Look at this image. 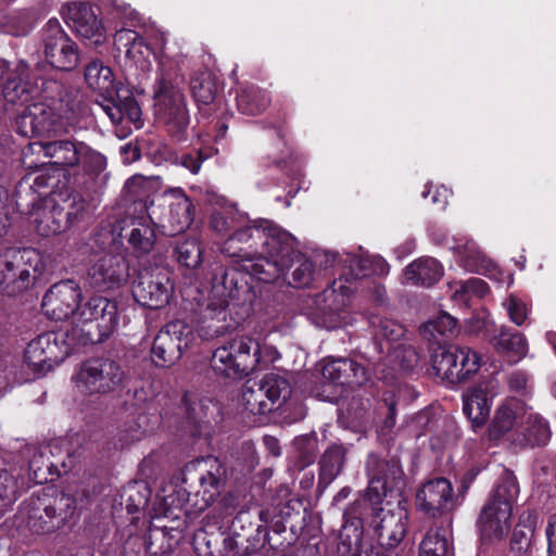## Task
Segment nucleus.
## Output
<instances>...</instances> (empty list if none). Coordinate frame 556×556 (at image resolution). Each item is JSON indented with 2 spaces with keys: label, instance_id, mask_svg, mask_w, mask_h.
<instances>
[{
  "label": "nucleus",
  "instance_id": "nucleus-1",
  "mask_svg": "<svg viewBox=\"0 0 556 556\" xmlns=\"http://www.w3.org/2000/svg\"><path fill=\"white\" fill-rule=\"evenodd\" d=\"M294 236L269 219L240 224L223 245V252L241 263L260 281L274 282L292 262Z\"/></svg>",
  "mask_w": 556,
  "mask_h": 556
},
{
  "label": "nucleus",
  "instance_id": "nucleus-2",
  "mask_svg": "<svg viewBox=\"0 0 556 556\" xmlns=\"http://www.w3.org/2000/svg\"><path fill=\"white\" fill-rule=\"evenodd\" d=\"M174 74L164 52L153 85L155 115L173 136H181L189 126L190 115L185 94L173 80Z\"/></svg>",
  "mask_w": 556,
  "mask_h": 556
},
{
  "label": "nucleus",
  "instance_id": "nucleus-3",
  "mask_svg": "<svg viewBox=\"0 0 556 556\" xmlns=\"http://www.w3.org/2000/svg\"><path fill=\"white\" fill-rule=\"evenodd\" d=\"M262 364V348L253 338L239 336L226 340L216 348L211 367L222 376L241 379Z\"/></svg>",
  "mask_w": 556,
  "mask_h": 556
},
{
  "label": "nucleus",
  "instance_id": "nucleus-4",
  "mask_svg": "<svg viewBox=\"0 0 556 556\" xmlns=\"http://www.w3.org/2000/svg\"><path fill=\"white\" fill-rule=\"evenodd\" d=\"M33 147L50 160L51 166H58V170L79 166L88 174L98 175L106 166V157L83 141L61 138L41 140Z\"/></svg>",
  "mask_w": 556,
  "mask_h": 556
},
{
  "label": "nucleus",
  "instance_id": "nucleus-5",
  "mask_svg": "<svg viewBox=\"0 0 556 556\" xmlns=\"http://www.w3.org/2000/svg\"><path fill=\"white\" fill-rule=\"evenodd\" d=\"M76 331L79 345L98 344L109 339L118 324L117 304L104 296H91L78 309Z\"/></svg>",
  "mask_w": 556,
  "mask_h": 556
},
{
  "label": "nucleus",
  "instance_id": "nucleus-6",
  "mask_svg": "<svg viewBox=\"0 0 556 556\" xmlns=\"http://www.w3.org/2000/svg\"><path fill=\"white\" fill-rule=\"evenodd\" d=\"M42 270V257L37 250L9 249L0 254V291L16 295L30 288Z\"/></svg>",
  "mask_w": 556,
  "mask_h": 556
},
{
  "label": "nucleus",
  "instance_id": "nucleus-7",
  "mask_svg": "<svg viewBox=\"0 0 556 556\" xmlns=\"http://www.w3.org/2000/svg\"><path fill=\"white\" fill-rule=\"evenodd\" d=\"M75 330H59L39 334L25 351V358L36 371L51 370L78 346Z\"/></svg>",
  "mask_w": 556,
  "mask_h": 556
},
{
  "label": "nucleus",
  "instance_id": "nucleus-8",
  "mask_svg": "<svg viewBox=\"0 0 556 556\" xmlns=\"http://www.w3.org/2000/svg\"><path fill=\"white\" fill-rule=\"evenodd\" d=\"M125 378L122 365L110 357H91L81 363L75 382L79 392L105 395L118 389Z\"/></svg>",
  "mask_w": 556,
  "mask_h": 556
},
{
  "label": "nucleus",
  "instance_id": "nucleus-9",
  "mask_svg": "<svg viewBox=\"0 0 556 556\" xmlns=\"http://www.w3.org/2000/svg\"><path fill=\"white\" fill-rule=\"evenodd\" d=\"M192 326L184 320H174L166 324L155 336L151 349L153 363L159 367H169L180 359L184 350L195 342Z\"/></svg>",
  "mask_w": 556,
  "mask_h": 556
},
{
  "label": "nucleus",
  "instance_id": "nucleus-10",
  "mask_svg": "<svg viewBox=\"0 0 556 556\" xmlns=\"http://www.w3.org/2000/svg\"><path fill=\"white\" fill-rule=\"evenodd\" d=\"M368 486L366 498L372 504H380L389 492L401 491L405 485V475L400 459L381 458L369 454L366 462Z\"/></svg>",
  "mask_w": 556,
  "mask_h": 556
},
{
  "label": "nucleus",
  "instance_id": "nucleus-11",
  "mask_svg": "<svg viewBox=\"0 0 556 556\" xmlns=\"http://www.w3.org/2000/svg\"><path fill=\"white\" fill-rule=\"evenodd\" d=\"M354 292L348 280H334L315 300L313 319L317 327L336 329L345 324V308Z\"/></svg>",
  "mask_w": 556,
  "mask_h": 556
},
{
  "label": "nucleus",
  "instance_id": "nucleus-12",
  "mask_svg": "<svg viewBox=\"0 0 556 556\" xmlns=\"http://www.w3.org/2000/svg\"><path fill=\"white\" fill-rule=\"evenodd\" d=\"M46 61L60 71H72L79 64L78 46L62 28L56 18H50L41 30Z\"/></svg>",
  "mask_w": 556,
  "mask_h": 556
},
{
  "label": "nucleus",
  "instance_id": "nucleus-13",
  "mask_svg": "<svg viewBox=\"0 0 556 556\" xmlns=\"http://www.w3.org/2000/svg\"><path fill=\"white\" fill-rule=\"evenodd\" d=\"M372 510L371 526L380 546L377 556H399L397 547L406 535L407 513L400 506Z\"/></svg>",
  "mask_w": 556,
  "mask_h": 556
},
{
  "label": "nucleus",
  "instance_id": "nucleus-14",
  "mask_svg": "<svg viewBox=\"0 0 556 556\" xmlns=\"http://www.w3.org/2000/svg\"><path fill=\"white\" fill-rule=\"evenodd\" d=\"M132 295L142 306L157 309L168 303L173 286L163 267H144L132 283Z\"/></svg>",
  "mask_w": 556,
  "mask_h": 556
},
{
  "label": "nucleus",
  "instance_id": "nucleus-15",
  "mask_svg": "<svg viewBox=\"0 0 556 556\" xmlns=\"http://www.w3.org/2000/svg\"><path fill=\"white\" fill-rule=\"evenodd\" d=\"M30 102L17 117L20 132L23 136H45L54 131L60 121L54 97L46 94L43 90Z\"/></svg>",
  "mask_w": 556,
  "mask_h": 556
},
{
  "label": "nucleus",
  "instance_id": "nucleus-16",
  "mask_svg": "<svg viewBox=\"0 0 556 556\" xmlns=\"http://www.w3.org/2000/svg\"><path fill=\"white\" fill-rule=\"evenodd\" d=\"M211 295L198 304L199 315L203 323L207 320H226V308L228 300L235 296L237 282L235 273L223 265L213 269Z\"/></svg>",
  "mask_w": 556,
  "mask_h": 556
},
{
  "label": "nucleus",
  "instance_id": "nucleus-17",
  "mask_svg": "<svg viewBox=\"0 0 556 556\" xmlns=\"http://www.w3.org/2000/svg\"><path fill=\"white\" fill-rule=\"evenodd\" d=\"M417 508L426 515L445 519L458 505L454 495L452 483L445 478H435L427 481L416 494Z\"/></svg>",
  "mask_w": 556,
  "mask_h": 556
},
{
  "label": "nucleus",
  "instance_id": "nucleus-18",
  "mask_svg": "<svg viewBox=\"0 0 556 556\" xmlns=\"http://www.w3.org/2000/svg\"><path fill=\"white\" fill-rule=\"evenodd\" d=\"M2 70V94L8 103L15 105H26L38 97L37 86L29 79L28 65L20 61L14 67L2 60L0 61Z\"/></svg>",
  "mask_w": 556,
  "mask_h": 556
},
{
  "label": "nucleus",
  "instance_id": "nucleus-19",
  "mask_svg": "<svg viewBox=\"0 0 556 556\" xmlns=\"http://www.w3.org/2000/svg\"><path fill=\"white\" fill-rule=\"evenodd\" d=\"M81 299L79 285L72 280L54 283L42 299L45 314L54 320H65L75 312L78 313V302Z\"/></svg>",
  "mask_w": 556,
  "mask_h": 556
},
{
  "label": "nucleus",
  "instance_id": "nucleus-20",
  "mask_svg": "<svg viewBox=\"0 0 556 556\" xmlns=\"http://www.w3.org/2000/svg\"><path fill=\"white\" fill-rule=\"evenodd\" d=\"M98 8L87 3L73 2L63 7L62 15L77 36L99 46L105 41V29L98 18Z\"/></svg>",
  "mask_w": 556,
  "mask_h": 556
},
{
  "label": "nucleus",
  "instance_id": "nucleus-21",
  "mask_svg": "<svg viewBox=\"0 0 556 556\" xmlns=\"http://www.w3.org/2000/svg\"><path fill=\"white\" fill-rule=\"evenodd\" d=\"M198 471L199 489L194 496L199 497L195 505L200 510L213 504L225 486V469L220 462L213 456L198 459L194 464Z\"/></svg>",
  "mask_w": 556,
  "mask_h": 556
},
{
  "label": "nucleus",
  "instance_id": "nucleus-22",
  "mask_svg": "<svg viewBox=\"0 0 556 556\" xmlns=\"http://www.w3.org/2000/svg\"><path fill=\"white\" fill-rule=\"evenodd\" d=\"M520 425V430L509 437V444L516 452L547 445L552 430L546 418L526 406Z\"/></svg>",
  "mask_w": 556,
  "mask_h": 556
},
{
  "label": "nucleus",
  "instance_id": "nucleus-23",
  "mask_svg": "<svg viewBox=\"0 0 556 556\" xmlns=\"http://www.w3.org/2000/svg\"><path fill=\"white\" fill-rule=\"evenodd\" d=\"M128 276L129 265L122 254H104L88 269L89 283L100 290L118 288L127 281Z\"/></svg>",
  "mask_w": 556,
  "mask_h": 556
},
{
  "label": "nucleus",
  "instance_id": "nucleus-24",
  "mask_svg": "<svg viewBox=\"0 0 556 556\" xmlns=\"http://www.w3.org/2000/svg\"><path fill=\"white\" fill-rule=\"evenodd\" d=\"M294 253L292 262L276 277V280L283 277L285 280L294 288L309 287L311 283L320 275V268L317 267L319 254L314 258L305 256L298 248V240L294 237Z\"/></svg>",
  "mask_w": 556,
  "mask_h": 556
},
{
  "label": "nucleus",
  "instance_id": "nucleus-25",
  "mask_svg": "<svg viewBox=\"0 0 556 556\" xmlns=\"http://www.w3.org/2000/svg\"><path fill=\"white\" fill-rule=\"evenodd\" d=\"M31 216L37 232L42 237L59 235L70 228L64 208L52 198L46 199L36 207Z\"/></svg>",
  "mask_w": 556,
  "mask_h": 556
},
{
  "label": "nucleus",
  "instance_id": "nucleus-26",
  "mask_svg": "<svg viewBox=\"0 0 556 556\" xmlns=\"http://www.w3.org/2000/svg\"><path fill=\"white\" fill-rule=\"evenodd\" d=\"M119 237L125 238L137 255L150 253L156 241L154 224L149 218H134L119 228Z\"/></svg>",
  "mask_w": 556,
  "mask_h": 556
},
{
  "label": "nucleus",
  "instance_id": "nucleus-27",
  "mask_svg": "<svg viewBox=\"0 0 556 556\" xmlns=\"http://www.w3.org/2000/svg\"><path fill=\"white\" fill-rule=\"evenodd\" d=\"M451 518L434 522L419 544V556H454Z\"/></svg>",
  "mask_w": 556,
  "mask_h": 556
},
{
  "label": "nucleus",
  "instance_id": "nucleus-28",
  "mask_svg": "<svg viewBox=\"0 0 556 556\" xmlns=\"http://www.w3.org/2000/svg\"><path fill=\"white\" fill-rule=\"evenodd\" d=\"M23 510L26 515L27 527L35 533L51 532L58 528L55 523L56 508L49 497L29 498Z\"/></svg>",
  "mask_w": 556,
  "mask_h": 556
},
{
  "label": "nucleus",
  "instance_id": "nucleus-29",
  "mask_svg": "<svg viewBox=\"0 0 556 556\" xmlns=\"http://www.w3.org/2000/svg\"><path fill=\"white\" fill-rule=\"evenodd\" d=\"M511 513L493 502H486L477 520V527L484 539H502L510 530Z\"/></svg>",
  "mask_w": 556,
  "mask_h": 556
},
{
  "label": "nucleus",
  "instance_id": "nucleus-30",
  "mask_svg": "<svg viewBox=\"0 0 556 556\" xmlns=\"http://www.w3.org/2000/svg\"><path fill=\"white\" fill-rule=\"evenodd\" d=\"M526 405L517 400L509 399L501 404L494 414L493 420L488 429L491 441H497L510 432L517 420L521 421Z\"/></svg>",
  "mask_w": 556,
  "mask_h": 556
},
{
  "label": "nucleus",
  "instance_id": "nucleus-31",
  "mask_svg": "<svg viewBox=\"0 0 556 556\" xmlns=\"http://www.w3.org/2000/svg\"><path fill=\"white\" fill-rule=\"evenodd\" d=\"M206 201L211 204L220 205L211 214L210 225L212 229L219 235H227L244 223V217L238 213L232 205L225 206L224 198L214 192H207Z\"/></svg>",
  "mask_w": 556,
  "mask_h": 556
},
{
  "label": "nucleus",
  "instance_id": "nucleus-32",
  "mask_svg": "<svg viewBox=\"0 0 556 556\" xmlns=\"http://www.w3.org/2000/svg\"><path fill=\"white\" fill-rule=\"evenodd\" d=\"M463 410L473 427L479 428L485 424L490 415L491 404L482 384L470 388L464 394Z\"/></svg>",
  "mask_w": 556,
  "mask_h": 556
},
{
  "label": "nucleus",
  "instance_id": "nucleus-33",
  "mask_svg": "<svg viewBox=\"0 0 556 556\" xmlns=\"http://www.w3.org/2000/svg\"><path fill=\"white\" fill-rule=\"evenodd\" d=\"M85 80L92 90L99 93L101 100H97V103L104 102V98H112L115 93L113 72L101 61L94 60L86 66Z\"/></svg>",
  "mask_w": 556,
  "mask_h": 556
},
{
  "label": "nucleus",
  "instance_id": "nucleus-34",
  "mask_svg": "<svg viewBox=\"0 0 556 556\" xmlns=\"http://www.w3.org/2000/svg\"><path fill=\"white\" fill-rule=\"evenodd\" d=\"M443 276L442 265L433 257H420L405 268V277L416 286L430 287Z\"/></svg>",
  "mask_w": 556,
  "mask_h": 556
},
{
  "label": "nucleus",
  "instance_id": "nucleus-35",
  "mask_svg": "<svg viewBox=\"0 0 556 556\" xmlns=\"http://www.w3.org/2000/svg\"><path fill=\"white\" fill-rule=\"evenodd\" d=\"M492 343L496 351L513 364L521 361L528 352L526 338L520 332L508 328H502L492 339Z\"/></svg>",
  "mask_w": 556,
  "mask_h": 556
},
{
  "label": "nucleus",
  "instance_id": "nucleus-36",
  "mask_svg": "<svg viewBox=\"0 0 556 556\" xmlns=\"http://www.w3.org/2000/svg\"><path fill=\"white\" fill-rule=\"evenodd\" d=\"M169 222L174 230L181 231L188 228L194 219V205L190 198L180 188L170 190Z\"/></svg>",
  "mask_w": 556,
  "mask_h": 556
},
{
  "label": "nucleus",
  "instance_id": "nucleus-37",
  "mask_svg": "<svg viewBox=\"0 0 556 556\" xmlns=\"http://www.w3.org/2000/svg\"><path fill=\"white\" fill-rule=\"evenodd\" d=\"M98 106L115 125L119 124L125 117L137 127L141 124V109L132 97H126L121 103H116L113 97L104 98V102H98Z\"/></svg>",
  "mask_w": 556,
  "mask_h": 556
},
{
  "label": "nucleus",
  "instance_id": "nucleus-38",
  "mask_svg": "<svg viewBox=\"0 0 556 556\" xmlns=\"http://www.w3.org/2000/svg\"><path fill=\"white\" fill-rule=\"evenodd\" d=\"M519 494V485L517 478L509 470H504L496 486L489 497V502L498 505L501 508H506L507 511L513 513V506Z\"/></svg>",
  "mask_w": 556,
  "mask_h": 556
},
{
  "label": "nucleus",
  "instance_id": "nucleus-39",
  "mask_svg": "<svg viewBox=\"0 0 556 556\" xmlns=\"http://www.w3.org/2000/svg\"><path fill=\"white\" fill-rule=\"evenodd\" d=\"M345 463V450L341 445H330L319 460V484L327 486L341 472Z\"/></svg>",
  "mask_w": 556,
  "mask_h": 556
},
{
  "label": "nucleus",
  "instance_id": "nucleus-40",
  "mask_svg": "<svg viewBox=\"0 0 556 556\" xmlns=\"http://www.w3.org/2000/svg\"><path fill=\"white\" fill-rule=\"evenodd\" d=\"M452 250L458 255L460 265L469 270L481 273L489 268L491 262L472 240L459 241Z\"/></svg>",
  "mask_w": 556,
  "mask_h": 556
},
{
  "label": "nucleus",
  "instance_id": "nucleus-41",
  "mask_svg": "<svg viewBox=\"0 0 556 556\" xmlns=\"http://www.w3.org/2000/svg\"><path fill=\"white\" fill-rule=\"evenodd\" d=\"M114 47L117 51L124 52L128 59L135 62H139L143 59L146 51L149 50L143 37L137 31L127 28L119 29L115 33Z\"/></svg>",
  "mask_w": 556,
  "mask_h": 556
},
{
  "label": "nucleus",
  "instance_id": "nucleus-42",
  "mask_svg": "<svg viewBox=\"0 0 556 556\" xmlns=\"http://www.w3.org/2000/svg\"><path fill=\"white\" fill-rule=\"evenodd\" d=\"M241 403L252 415H266L276 409L267 400L258 381L248 380L242 388Z\"/></svg>",
  "mask_w": 556,
  "mask_h": 556
},
{
  "label": "nucleus",
  "instance_id": "nucleus-43",
  "mask_svg": "<svg viewBox=\"0 0 556 556\" xmlns=\"http://www.w3.org/2000/svg\"><path fill=\"white\" fill-rule=\"evenodd\" d=\"M456 363L455 345L447 349L439 346L431 354V367L435 376L451 384L458 378L457 371H454Z\"/></svg>",
  "mask_w": 556,
  "mask_h": 556
},
{
  "label": "nucleus",
  "instance_id": "nucleus-44",
  "mask_svg": "<svg viewBox=\"0 0 556 556\" xmlns=\"http://www.w3.org/2000/svg\"><path fill=\"white\" fill-rule=\"evenodd\" d=\"M267 400L276 409L291 395V386L287 378L278 374H267L258 381Z\"/></svg>",
  "mask_w": 556,
  "mask_h": 556
},
{
  "label": "nucleus",
  "instance_id": "nucleus-45",
  "mask_svg": "<svg viewBox=\"0 0 556 556\" xmlns=\"http://www.w3.org/2000/svg\"><path fill=\"white\" fill-rule=\"evenodd\" d=\"M455 355H457V363L455 364L454 371H457L458 378L454 379V384H457L478 371L480 357L470 348L458 345H455Z\"/></svg>",
  "mask_w": 556,
  "mask_h": 556
},
{
  "label": "nucleus",
  "instance_id": "nucleus-46",
  "mask_svg": "<svg viewBox=\"0 0 556 556\" xmlns=\"http://www.w3.org/2000/svg\"><path fill=\"white\" fill-rule=\"evenodd\" d=\"M369 324L374 331V338L377 341L386 340L393 342L401 339L404 334V327L400 323L378 314L369 318Z\"/></svg>",
  "mask_w": 556,
  "mask_h": 556
},
{
  "label": "nucleus",
  "instance_id": "nucleus-47",
  "mask_svg": "<svg viewBox=\"0 0 556 556\" xmlns=\"http://www.w3.org/2000/svg\"><path fill=\"white\" fill-rule=\"evenodd\" d=\"M354 366V361L350 358L332 359L324 364L321 375L325 380L334 384H348L349 370Z\"/></svg>",
  "mask_w": 556,
  "mask_h": 556
},
{
  "label": "nucleus",
  "instance_id": "nucleus-48",
  "mask_svg": "<svg viewBox=\"0 0 556 556\" xmlns=\"http://www.w3.org/2000/svg\"><path fill=\"white\" fill-rule=\"evenodd\" d=\"M175 251L177 261L187 268H195L202 261V250L197 239H187L178 242Z\"/></svg>",
  "mask_w": 556,
  "mask_h": 556
},
{
  "label": "nucleus",
  "instance_id": "nucleus-49",
  "mask_svg": "<svg viewBox=\"0 0 556 556\" xmlns=\"http://www.w3.org/2000/svg\"><path fill=\"white\" fill-rule=\"evenodd\" d=\"M190 89L195 102L200 104H210L215 98V83L207 74L192 77L190 81Z\"/></svg>",
  "mask_w": 556,
  "mask_h": 556
},
{
  "label": "nucleus",
  "instance_id": "nucleus-50",
  "mask_svg": "<svg viewBox=\"0 0 556 556\" xmlns=\"http://www.w3.org/2000/svg\"><path fill=\"white\" fill-rule=\"evenodd\" d=\"M239 110L249 115L260 114L268 104V98L265 93L253 90H244L237 97Z\"/></svg>",
  "mask_w": 556,
  "mask_h": 556
},
{
  "label": "nucleus",
  "instance_id": "nucleus-51",
  "mask_svg": "<svg viewBox=\"0 0 556 556\" xmlns=\"http://www.w3.org/2000/svg\"><path fill=\"white\" fill-rule=\"evenodd\" d=\"M457 321L447 313H442L434 319L427 321L422 326L425 333H429L430 337L439 342L437 336L447 337L452 336L456 329Z\"/></svg>",
  "mask_w": 556,
  "mask_h": 556
},
{
  "label": "nucleus",
  "instance_id": "nucleus-52",
  "mask_svg": "<svg viewBox=\"0 0 556 556\" xmlns=\"http://www.w3.org/2000/svg\"><path fill=\"white\" fill-rule=\"evenodd\" d=\"M489 292L488 283L480 278H470L459 283L453 293V299L458 302L468 303L472 296L483 298Z\"/></svg>",
  "mask_w": 556,
  "mask_h": 556
},
{
  "label": "nucleus",
  "instance_id": "nucleus-53",
  "mask_svg": "<svg viewBox=\"0 0 556 556\" xmlns=\"http://www.w3.org/2000/svg\"><path fill=\"white\" fill-rule=\"evenodd\" d=\"M509 319L517 326H522L528 317L529 309L527 304L518 296L510 294L504 302Z\"/></svg>",
  "mask_w": 556,
  "mask_h": 556
},
{
  "label": "nucleus",
  "instance_id": "nucleus-54",
  "mask_svg": "<svg viewBox=\"0 0 556 556\" xmlns=\"http://www.w3.org/2000/svg\"><path fill=\"white\" fill-rule=\"evenodd\" d=\"M88 202L80 194H74L67 212H64L68 227L83 222L88 213Z\"/></svg>",
  "mask_w": 556,
  "mask_h": 556
},
{
  "label": "nucleus",
  "instance_id": "nucleus-55",
  "mask_svg": "<svg viewBox=\"0 0 556 556\" xmlns=\"http://www.w3.org/2000/svg\"><path fill=\"white\" fill-rule=\"evenodd\" d=\"M376 263L379 266L381 274L387 273L388 265L381 258L370 260L367 257H353L351 258V269L353 275L357 277H365L370 274V265Z\"/></svg>",
  "mask_w": 556,
  "mask_h": 556
},
{
  "label": "nucleus",
  "instance_id": "nucleus-56",
  "mask_svg": "<svg viewBox=\"0 0 556 556\" xmlns=\"http://www.w3.org/2000/svg\"><path fill=\"white\" fill-rule=\"evenodd\" d=\"M149 492L144 485H135L129 488V495L126 502L127 511L135 514L143 508L148 503Z\"/></svg>",
  "mask_w": 556,
  "mask_h": 556
},
{
  "label": "nucleus",
  "instance_id": "nucleus-57",
  "mask_svg": "<svg viewBox=\"0 0 556 556\" xmlns=\"http://www.w3.org/2000/svg\"><path fill=\"white\" fill-rule=\"evenodd\" d=\"M59 182V176L50 174V167H41L34 177L31 189L41 194L46 193V189L54 187Z\"/></svg>",
  "mask_w": 556,
  "mask_h": 556
},
{
  "label": "nucleus",
  "instance_id": "nucleus-58",
  "mask_svg": "<svg viewBox=\"0 0 556 556\" xmlns=\"http://www.w3.org/2000/svg\"><path fill=\"white\" fill-rule=\"evenodd\" d=\"M210 153L199 149L185 153L179 157V164L189 169L192 174H198L202 163L210 157Z\"/></svg>",
  "mask_w": 556,
  "mask_h": 556
},
{
  "label": "nucleus",
  "instance_id": "nucleus-59",
  "mask_svg": "<svg viewBox=\"0 0 556 556\" xmlns=\"http://www.w3.org/2000/svg\"><path fill=\"white\" fill-rule=\"evenodd\" d=\"M396 358L401 368L406 372L413 371L420 362L419 353L410 345L397 350Z\"/></svg>",
  "mask_w": 556,
  "mask_h": 556
},
{
  "label": "nucleus",
  "instance_id": "nucleus-60",
  "mask_svg": "<svg viewBox=\"0 0 556 556\" xmlns=\"http://www.w3.org/2000/svg\"><path fill=\"white\" fill-rule=\"evenodd\" d=\"M16 483L5 470L0 471V501L10 504L16 500Z\"/></svg>",
  "mask_w": 556,
  "mask_h": 556
},
{
  "label": "nucleus",
  "instance_id": "nucleus-61",
  "mask_svg": "<svg viewBox=\"0 0 556 556\" xmlns=\"http://www.w3.org/2000/svg\"><path fill=\"white\" fill-rule=\"evenodd\" d=\"M351 367V370H349L350 375L348 376V378L350 379L348 380V384L357 387L364 386L369 380V376L366 368L361 364L356 363L355 361L354 366Z\"/></svg>",
  "mask_w": 556,
  "mask_h": 556
},
{
  "label": "nucleus",
  "instance_id": "nucleus-62",
  "mask_svg": "<svg viewBox=\"0 0 556 556\" xmlns=\"http://www.w3.org/2000/svg\"><path fill=\"white\" fill-rule=\"evenodd\" d=\"M532 534V528H528V533L520 529V525L514 530L511 538V547L518 551L526 549L530 544V535Z\"/></svg>",
  "mask_w": 556,
  "mask_h": 556
},
{
  "label": "nucleus",
  "instance_id": "nucleus-63",
  "mask_svg": "<svg viewBox=\"0 0 556 556\" xmlns=\"http://www.w3.org/2000/svg\"><path fill=\"white\" fill-rule=\"evenodd\" d=\"M545 532L548 543V555L556 556V514L549 517Z\"/></svg>",
  "mask_w": 556,
  "mask_h": 556
},
{
  "label": "nucleus",
  "instance_id": "nucleus-64",
  "mask_svg": "<svg viewBox=\"0 0 556 556\" xmlns=\"http://www.w3.org/2000/svg\"><path fill=\"white\" fill-rule=\"evenodd\" d=\"M528 377L522 371H514L507 378V383L510 390L522 391L526 389Z\"/></svg>",
  "mask_w": 556,
  "mask_h": 556
}]
</instances>
